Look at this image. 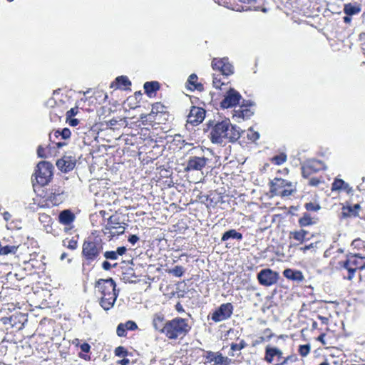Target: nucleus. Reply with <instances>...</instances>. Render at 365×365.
I'll return each instance as SVG.
<instances>
[{"label":"nucleus","mask_w":365,"mask_h":365,"mask_svg":"<svg viewBox=\"0 0 365 365\" xmlns=\"http://www.w3.org/2000/svg\"><path fill=\"white\" fill-rule=\"evenodd\" d=\"M240 137V130L235 125H232L228 119L216 123L210 133V139L213 143L235 142Z\"/></svg>","instance_id":"nucleus-1"},{"label":"nucleus","mask_w":365,"mask_h":365,"mask_svg":"<svg viewBox=\"0 0 365 365\" xmlns=\"http://www.w3.org/2000/svg\"><path fill=\"white\" fill-rule=\"evenodd\" d=\"M191 328L188 319L175 317L167 321V328L164 336L169 340H182L187 336Z\"/></svg>","instance_id":"nucleus-2"},{"label":"nucleus","mask_w":365,"mask_h":365,"mask_svg":"<svg viewBox=\"0 0 365 365\" xmlns=\"http://www.w3.org/2000/svg\"><path fill=\"white\" fill-rule=\"evenodd\" d=\"M365 259V257L361 255H356L354 253H349L346 256L344 259L336 260L335 258L333 259V264L335 265L336 268L339 269H346L347 270V276L346 278L348 279H351L356 269H359L361 272L364 267V261Z\"/></svg>","instance_id":"nucleus-3"},{"label":"nucleus","mask_w":365,"mask_h":365,"mask_svg":"<svg viewBox=\"0 0 365 365\" xmlns=\"http://www.w3.org/2000/svg\"><path fill=\"white\" fill-rule=\"evenodd\" d=\"M96 287L102 294L100 301L101 307L106 310H110L114 306V279L108 278L100 279L97 281Z\"/></svg>","instance_id":"nucleus-4"},{"label":"nucleus","mask_w":365,"mask_h":365,"mask_svg":"<svg viewBox=\"0 0 365 365\" xmlns=\"http://www.w3.org/2000/svg\"><path fill=\"white\" fill-rule=\"evenodd\" d=\"M270 192L273 195L287 197L297 192L296 185L292 182L276 177L269 183Z\"/></svg>","instance_id":"nucleus-5"},{"label":"nucleus","mask_w":365,"mask_h":365,"mask_svg":"<svg viewBox=\"0 0 365 365\" xmlns=\"http://www.w3.org/2000/svg\"><path fill=\"white\" fill-rule=\"evenodd\" d=\"M103 249L101 240L98 237H89L83 245L82 253L88 261H93Z\"/></svg>","instance_id":"nucleus-6"},{"label":"nucleus","mask_w":365,"mask_h":365,"mask_svg":"<svg viewBox=\"0 0 365 365\" xmlns=\"http://www.w3.org/2000/svg\"><path fill=\"white\" fill-rule=\"evenodd\" d=\"M53 165L47 161H41L38 163L35 171L37 182L41 185H47L53 175Z\"/></svg>","instance_id":"nucleus-7"},{"label":"nucleus","mask_w":365,"mask_h":365,"mask_svg":"<svg viewBox=\"0 0 365 365\" xmlns=\"http://www.w3.org/2000/svg\"><path fill=\"white\" fill-rule=\"evenodd\" d=\"M233 311L234 307L232 303L225 302V304H221L218 308L208 316V318H210L215 323L226 321L231 317Z\"/></svg>","instance_id":"nucleus-8"},{"label":"nucleus","mask_w":365,"mask_h":365,"mask_svg":"<svg viewBox=\"0 0 365 365\" xmlns=\"http://www.w3.org/2000/svg\"><path fill=\"white\" fill-rule=\"evenodd\" d=\"M202 357L205 359V364L211 365H232V359L224 356L220 351H212L202 349Z\"/></svg>","instance_id":"nucleus-9"},{"label":"nucleus","mask_w":365,"mask_h":365,"mask_svg":"<svg viewBox=\"0 0 365 365\" xmlns=\"http://www.w3.org/2000/svg\"><path fill=\"white\" fill-rule=\"evenodd\" d=\"M211 67L214 71H218L220 75L224 76V78L234 73V68L227 58H213L211 62Z\"/></svg>","instance_id":"nucleus-10"},{"label":"nucleus","mask_w":365,"mask_h":365,"mask_svg":"<svg viewBox=\"0 0 365 365\" xmlns=\"http://www.w3.org/2000/svg\"><path fill=\"white\" fill-rule=\"evenodd\" d=\"M139 138L137 135L133 134H122L118 138H115L117 151L121 150L124 153L129 151L131 146L138 148Z\"/></svg>","instance_id":"nucleus-11"},{"label":"nucleus","mask_w":365,"mask_h":365,"mask_svg":"<svg viewBox=\"0 0 365 365\" xmlns=\"http://www.w3.org/2000/svg\"><path fill=\"white\" fill-rule=\"evenodd\" d=\"M279 278L278 272L269 269H263L257 274V279L260 284L271 286L277 282Z\"/></svg>","instance_id":"nucleus-12"},{"label":"nucleus","mask_w":365,"mask_h":365,"mask_svg":"<svg viewBox=\"0 0 365 365\" xmlns=\"http://www.w3.org/2000/svg\"><path fill=\"white\" fill-rule=\"evenodd\" d=\"M242 96L239 92L234 88H230L225 96L224 99L220 102V106L222 108H229L236 106L239 104Z\"/></svg>","instance_id":"nucleus-13"},{"label":"nucleus","mask_w":365,"mask_h":365,"mask_svg":"<svg viewBox=\"0 0 365 365\" xmlns=\"http://www.w3.org/2000/svg\"><path fill=\"white\" fill-rule=\"evenodd\" d=\"M205 117L204 108L197 106H192L187 116V123L192 125H197L202 122Z\"/></svg>","instance_id":"nucleus-14"},{"label":"nucleus","mask_w":365,"mask_h":365,"mask_svg":"<svg viewBox=\"0 0 365 365\" xmlns=\"http://www.w3.org/2000/svg\"><path fill=\"white\" fill-rule=\"evenodd\" d=\"M323 164L320 160H311L302 165V178H309L311 175H314L319 170L322 169Z\"/></svg>","instance_id":"nucleus-15"},{"label":"nucleus","mask_w":365,"mask_h":365,"mask_svg":"<svg viewBox=\"0 0 365 365\" xmlns=\"http://www.w3.org/2000/svg\"><path fill=\"white\" fill-rule=\"evenodd\" d=\"M207 160L208 159L204 156H191L187 161L185 171L202 170L206 165Z\"/></svg>","instance_id":"nucleus-16"},{"label":"nucleus","mask_w":365,"mask_h":365,"mask_svg":"<svg viewBox=\"0 0 365 365\" xmlns=\"http://www.w3.org/2000/svg\"><path fill=\"white\" fill-rule=\"evenodd\" d=\"M75 158L71 155H64L56 161L57 168L62 172L68 173L72 170L76 165Z\"/></svg>","instance_id":"nucleus-17"},{"label":"nucleus","mask_w":365,"mask_h":365,"mask_svg":"<svg viewBox=\"0 0 365 365\" xmlns=\"http://www.w3.org/2000/svg\"><path fill=\"white\" fill-rule=\"evenodd\" d=\"M152 324L153 328L160 334L165 335L167 328V321L162 313L155 314L153 316Z\"/></svg>","instance_id":"nucleus-18"},{"label":"nucleus","mask_w":365,"mask_h":365,"mask_svg":"<svg viewBox=\"0 0 365 365\" xmlns=\"http://www.w3.org/2000/svg\"><path fill=\"white\" fill-rule=\"evenodd\" d=\"M361 210V206L359 204H356L354 206L344 205L341 208V218H355L359 217V212Z\"/></svg>","instance_id":"nucleus-19"},{"label":"nucleus","mask_w":365,"mask_h":365,"mask_svg":"<svg viewBox=\"0 0 365 365\" xmlns=\"http://www.w3.org/2000/svg\"><path fill=\"white\" fill-rule=\"evenodd\" d=\"M185 87L187 90L190 91H198L202 92L204 91L203 84L198 82V77L196 74L192 73L190 75L185 83Z\"/></svg>","instance_id":"nucleus-20"},{"label":"nucleus","mask_w":365,"mask_h":365,"mask_svg":"<svg viewBox=\"0 0 365 365\" xmlns=\"http://www.w3.org/2000/svg\"><path fill=\"white\" fill-rule=\"evenodd\" d=\"M308 235L309 232L304 229L294 230L289 232V239L295 241V242L292 244L293 246H297L303 244L307 239H309L307 237Z\"/></svg>","instance_id":"nucleus-21"},{"label":"nucleus","mask_w":365,"mask_h":365,"mask_svg":"<svg viewBox=\"0 0 365 365\" xmlns=\"http://www.w3.org/2000/svg\"><path fill=\"white\" fill-rule=\"evenodd\" d=\"M138 329L137 324L133 321H128L118 325L116 333L120 337L126 336L128 331H135Z\"/></svg>","instance_id":"nucleus-22"},{"label":"nucleus","mask_w":365,"mask_h":365,"mask_svg":"<svg viewBox=\"0 0 365 365\" xmlns=\"http://www.w3.org/2000/svg\"><path fill=\"white\" fill-rule=\"evenodd\" d=\"M142 96L140 92H135L134 96H130L123 103V108L125 110L135 109L140 107L138 98Z\"/></svg>","instance_id":"nucleus-23"},{"label":"nucleus","mask_w":365,"mask_h":365,"mask_svg":"<svg viewBox=\"0 0 365 365\" xmlns=\"http://www.w3.org/2000/svg\"><path fill=\"white\" fill-rule=\"evenodd\" d=\"M331 192L344 191L346 193H350L352 188L349 185L345 182L341 178H335L331 185Z\"/></svg>","instance_id":"nucleus-24"},{"label":"nucleus","mask_w":365,"mask_h":365,"mask_svg":"<svg viewBox=\"0 0 365 365\" xmlns=\"http://www.w3.org/2000/svg\"><path fill=\"white\" fill-rule=\"evenodd\" d=\"M318 218L312 213L304 212L302 216L299 219V225L303 229L305 227H309L317 223Z\"/></svg>","instance_id":"nucleus-25"},{"label":"nucleus","mask_w":365,"mask_h":365,"mask_svg":"<svg viewBox=\"0 0 365 365\" xmlns=\"http://www.w3.org/2000/svg\"><path fill=\"white\" fill-rule=\"evenodd\" d=\"M351 249L352 253L365 257V240L359 237L354 239L351 243Z\"/></svg>","instance_id":"nucleus-26"},{"label":"nucleus","mask_w":365,"mask_h":365,"mask_svg":"<svg viewBox=\"0 0 365 365\" xmlns=\"http://www.w3.org/2000/svg\"><path fill=\"white\" fill-rule=\"evenodd\" d=\"M284 276L291 280L302 282L304 280V275L301 270L287 268L283 272Z\"/></svg>","instance_id":"nucleus-27"},{"label":"nucleus","mask_w":365,"mask_h":365,"mask_svg":"<svg viewBox=\"0 0 365 365\" xmlns=\"http://www.w3.org/2000/svg\"><path fill=\"white\" fill-rule=\"evenodd\" d=\"M131 85V81L125 76H121L115 78V89L130 91Z\"/></svg>","instance_id":"nucleus-28"},{"label":"nucleus","mask_w":365,"mask_h":365,"mask_svg":"<svg viewBox=\"0 0 365 365\" xmlns=\"http://www.w3.org/2000/svg\"><path fill=\"white\" fill-rule=\"evenodd\" d=\"M58 219L61 224L68 225L74 221L75 215L70 210H64L59 213Z\"/></svg>","instance_id":"nucleus-29"},{"label":"nucleus","mask_w":365,"mask_h":365,"mask_svg":"<svg viewBox=\"0 0 365 365\" xmlns=\"http://www.w3.org/2000/svg\"><path fill=\"white\" fill-rule=\"evenodd\" d=\"M160 88V84L158 81L146 82L144 84L145 93L152 97Z\"/></svg>","instance_id":"nucleus-30"},{"label":"nucleus","mask_w":365,"mask_h":365,"mask_svg":"<svg viewBox=\"0 0 365 365\" xmlns=\"http://www.w3.org/2000/svg\"><path fill=\"white\" fill-rule=\"evenodd\" d=\"M279 354L278 348L267 346L265 349L264 361L268 364H272L276 355Z\"/></svg>","instance_id":"nucleus-31"},{"label":"nucleus","mask_w":365,"mask_h":365,"mask_svg":"<svg viewBox=\"0 0 365 365\" xmlns=\"http://www.w3.org/2000/svg\"><path fill=\"white\" fill-rule=\"evenodd\" d=\"M228 83L227 77L224 78V76L221 77L220 74L214 73L212 75V86L216 89L221 90L223 86H227Z\"/></svg>","instance_id":"nucleus-32"},{"label":"nucleus","mask_w":365,"mask_h":365,"mask_svg":"<svg viewBox=\"0 0 365 365\" xmlns=\"http://www.w3.org/2000/svg\"><path fill=\"white\" fill-rule=\"evenodd\" d=\"M235 239L237 240H241L242 239V235L240 232H238L234 229L230 230L227 232H225L222 237L221 241L225 242L228 240L229 239Z\"/></svg>","instance_id":"nucleus-33"},{"label":"nucleus","mask_w":365,"mask_h":365,"mask_svg":"<svg viewBox=\"0 0 365 365\" xmlns=\"http://www.w3.org/2000/svg\"><path fill=\"white\" fill-rule=\"evenodd\" d=\"M112 218L113 215H110L108 217L107 224L104 226V228L103 230L104 235H107L109 240H111L114 236V234L112 231V230L114 228V222H113Z\"/></svg>","instance_id":"nucleus-34"},{"label":"nucleus","mask_w":365,"mask_h":365,"mask_svg":"<svg viewBox=\"0 0 365 365\" xmlns=\"http://www.w3.org/2000/svg\"><path fill=\"white\" fill-rule=\"evenodd\" d=\"M287 160V155L284 152L279 153L270 158L272 163L274 165H282Z\"/></svg>","instance_id":"nucleus-35"},{"label":"nucleus","mask_w":365,"mask_h":365,"mask_svg":"<svg viewBox=\"0 0 365 365\" xmlns=\"http://www.w3.org/2000/svg\"><path fill=\"white\" fill-rule=\"evenodd\" d=\"M243 4L241 6L242 10L256 9L257 8V0H237Z\"/></svg>","instance_id":"nucleus-36"},{"label":"nucleus","mask_w":365,"mask_h":365,"mask_svg":"<svg viewBox=\"0 0 365 365\" xmlns=\"http://www.w3.org/2000/svg\"><path fill=\"white\" fill-rule=\"evenodd\" d=\"M304 207H305V210H307V212H305L311 214L312 212H317L321 209V207L319 205V203L316 202H307L304 205Z\"/></svg>","instance_id":"nucleus-37"},{"label":"nucleus","mask_w":365,"mask_h":365,"mask_svg":"<svg viewBox=\"0 0 365 365\" xmlns=\"http://www.w3.org/2000/svg\"><path fill=\"white\" fill-rule=\"evenodd\" d=\"M19 248V246L6 245L1 246L0 249V255H7L9 254H15Z\"/></svg>","instance_id":"nucleus-38"},{"label":"nucleus","mask_w":365,"mask_h":365,"mask_svg":"<svg viewBox=\"0 0 365 365\" xmlns=\"http://www.w3.org/2000/svg\"><path fill=\"white\" fill-rule=\"evenodd\" d=\"M359 11L360 9L358 6H354L350 3L344 5V12L348 16L356 14Z\"/></svg>","instance_id":"nucleus-39"},{"label":"nucleus","mask_w":365,"mask_h":365,"mask_svg":"<svg viewBox=\"0 0 365 365\" xmlns=\"http://www.w3.org/2000/svg\"><path fill=\"white\" fill-rule=\"evenodd\" d=\"M168 273L175 277H182L185 273V267L181 265H175L173 268L168 270Z\"/></svg>","instance_id":"nucleus-40"},{"label":"nucleus","mask_w":365,"mask_h":365,"mask_svg":"<svg viewBox=\"0 0 365 365\" xmlns=\"http://www.w3.org/2000/svg\"><path fill=\"white\" fill-rule=\"evenodd\" d=\"M59 135H61L64 140L68 139L71 136V130L68 128H65L61 131L57 130L53 133L54 137L58 138Z\"/></svg>","instance_id":"nucleus-41"},{"label":"nucleus","mask_w":365,"mask_h":365,"mask_svg":"<svg viewBox=\"0 0 365 365\" xmlns=\"http://www.w3.org/2000/svg\"><path fill=\"white\" fill-rule=\"evenodd\" d=\"M311 349L310 344H304L299 346L298 351L302 357H306L310 354Z\"/></svg>","instance_id":"nucleus-42"},{"label":"nucleus","mask_w":365,"mask_h":365,"mask_svg":"<svg viewBox=\"0 0 365 365\" xmlns=\"http://www.w3.org/2000/svg\"><path fill=\"white\" fill-rule=\"evenodd\" d=\"M165 106L161 103H155L153 105L150 115L153 114L158 115L159 113H163Z\"/></svg>","instance_id":"nucleus-43"},{"label":"nucleus","mask_w":365,"mask_h":365,"mask_svg":"<svg viewBox=\"0 0 365 365\" xmlns=\"http://www.w3.org/2000/svg\"><path fill=\"white\" fill-rule=\"evenodd\" d=\"M173 143L178 145L180 148H182L185 146V140H183V136L180 134H175L174 138H173Z\"/></svg>","instance_id":"nucleus-44"},{"label":"nucleus","mask_w":365,"mask_h":365,"mask_svg":"<svg viewBox=\"0 0 365 365\" xmlns=\"http://www.w3.org/2000/svg\"><path fill=\"white\" fill-rule=\"evenodd\" d=\"M128 355V350L123 346L115 348V356L118 357H126Z\"/></svg>","instance_id":"nucleus-45"},{"label":"nucleus","mask_w":365,"mask_h":365,"mask_svg":"<svg viewBox=\"0 0 365 365\" xmlns=\"http://www.w3.org/2000/svg\"><path fill=\"white\" fill-rule=\"evenodd\" d=\"M247 138L252 141L255 142L259 138V133L253 129H250L247 133Z\"/></svg>","instance_id":"nucleus-46"},{"label":"nucleus","mask_w":365,"mask_h":365,"mask_svg":"<svg viewBox=\"0 0 365 365\" xmlns=\"http://www.w3.org/2000/svg\"><path fill=\"white\" fill-rule=\"evenodd\" d=\"M297 358L295 355H291V356H288L287 357H284V359L282 360V361H280L279 363H278L279 365H285L287 364L289 361H297Z\"/></svg>","instance_id":"nucleus-47"},{"label":"nucleus","mask_w":365,"mask_h":365,"mask_svg":"<svg viewBox=\"0 0 365 365\" xmlns=\"http://www.w3.org/2000/svg\"><path fill=\"white\" fill-rule=\"evenodd\" d=\"M322 182L321 178H317V177H312L309 182H308V185L312 187H317Z\"/></svg>","instance_id":"nucleus-48"},{"label":"nucleus","mask_w":365,"mask_h":365,"mask_svg":"<svg viewBox=\"0 0 365 365\" xmlns=\"http://www.w3.org/2000/svg\"><path fill=\"white\" fill-rule=\"evenodd\" d=\"M263 334H264V337H265L267 339V341L271 340L274 336L272 331L269 328L265 329L263 331Z\"/></svg>","instance_id":"nucleus-49"},{"label":"nucleus","mask_w":365,"mask_h":365,"mask_svg":"<svg viewBox=\"0 0 365 365\" xmlns=\"http://www.w3.org/2000/svg\"><path fill=\"white\" fill-rule=\"evenodd\" d=\"M78 107H74L68 110L66 112V120L75 116L78 113Z\"/></svg>","instance_id":"nucleus-50"},{"label":"nucleus","mask_w":365,"mask_h":365,"mask_svg":"<svg viewBox=\"0 0 365 365\" xmlns=\"http://www.w3.org/2000/svg\"><path fill=\"white\" fill-rule=\"evenodd\" d=\"M230 350H231L232 353L230 354V355L233 356L234 352L237 351H241V349L238 344L232 343V344H230Z\"/></svg>","instance_id":"nucleus-51"},{"label":"nucleus","mask_w":365,"mask_h":365,"mask_svg":"<svg viewBox=\"0 0 365 365\" xmlns=\"http://www.w3.org/2000/svg\"><path fill=\"white\" fill-rule=\"evenodd\" d=\"M66 246L68 248L73 250L77 247V241L73 239L69 240Z\"/></svg>","instance_id":"nucleus-52"},{"label":"nucleus","mask_w":365,"mask_h":365,"mask_svg":"<svg viewBox=\"0 0 365 365\" xmlns=\"http://www.w3.org/2000/svg\"><path fill=\"white\" fill-rule=\"evenodd\" d=\"M264 341H267V339L264 336H259L258 337L255 341L252 342V346H256L260 344L264 343Z\"/></svg>","instance_id":"nucleus-53"},{"label":"nucleus","mask_w":365,"mask_h":365,"mask_svg":"<svg viewBox=\"0 0 365 365\" xmlns=\"http://www.w3.org/2000/svg\"><path fill=\"white\" fill-rule=\"evenodd\" d=\"M123 359L120 360L115 361V365H128L130 364V360L126 359L125 357H123Z\"/></svg>","instance_id":"nucleus-54"},{"label":"nucleus","mask_w":365,"mask_h":365,"mask_svg":"<svg viewBox=\"0 0 365 365\" xmlns=\"http://www.w3.org/2000/svg\"><path fill=\"white\" fill-rule=\"evenodd\" d=\"M37 155L39 158H46V155L44 153V148L39 145L37 149Z\"/></svg>","instance_id":"nucleus-55"},{"label":"nucleus","mask_w":365,"mask_h":365,"mask_svg":"<svg viewBox=\"0 0 365 365\" xmlns=\"http://www.w3.org/2000/svg\"><path fill=\"white\" fill-rule=\"evenodd\" d=\"M91 346L88 343H83L81 345V349L85 353L89 352Z\"/></svg>","instance_id":"nucleus-56"},{"label":"nucleus","mask_w":365,"mask_h":365,"mask_svg":"<svg viewBox=\"0 0 365 365\" xmlns=\"http://www.w3.org/2000/svg\"><path fill=\"white\" fill-rule=\"evenodd\" d=\"M138 240L139 237L135 235H130L128 237V241L133 245L135 244Z\"/></svg>","instance_id":"nucleus-57"},{"label":"nucleus","mask_w":365,"mask_h":365,"mask_svg":"<svg viewBox=\"0 0 365 365\" xmlns=\"http://www.w3.org/2000/svg\"><path fill=\"white\" fill-rule=\"evenodd\" d=\"M175 311L178 313L185 312V309H183V305L180 302H177L175 304Z\"/></svg>","instance_id":"nucleus-58"},{"label":"nucleus","mask_w":365,"mask_h":365,"mask_svg":"<svg viewBox=\"0 0 365 365\" xmlns=\"http://www.w3.org/2000/svg\"><path fill=\"white\" fill-rule=\"evenodd\" d=\"M66 121L71 126H76L79 123V120L78 119L72 118H69L68 120H66Z\"/></svg>","instance_id":"nucleus-59"},{"label":"nucleus","mask_w":365,"mask_h":365,"mask_svg":"<svg viewBox=\"0 0 365 365\" xmlns=\"http://www.w3.org/2000/svg\"><path fill=\"white\" fill-rule=\"evenodd\" d=\"M104 256L106 259L113 260V259H114V251L106 252L104 254Z\"/></svg>","instance_id":"nucleus-60"},{"label":"nucleus","mask_w":365,"mask_h":365,"mask_svg":"<svg viewBox=\"0 0 365 365\" xmlns=\"http://www.w3.org/2000/svg\"><path fill=\"white\" fill-rule=\"evenodd\" d=\"M126 251V248L125 247H119L117 248L115 251V255L118 254L119 255H123ZM117 259V257L115 256V259Z\"/></svg>","instance_id":"nucleus-61"},{"label":"nucleus","mask_w":365,"mask_h":365,"mask_svg":"<svg viewBox=\"0 0 365 365\" xmlns=\"http://www.w3.org/2000/svg\"><path fill=\"white\" fill-rule=\"evenodd\" d=\"M325 336L326 334L322 333L317 338V341H319L322 345H326L327 343L324 341Z\"/></svg>","instance_id":"nucleus-62"},{"label":"nucleus","mask_w":365,"mask_h":365,"mask_svg":"<svg viewBox=\"0 0 365 365\" xmlns=\"http://www.w3.org/2000/svg\"><path fill=\"white\" fill-rule=\"evenodd\" d=\"M125 231V227L119 226L115 227V234L119 235L120 234H123Z\"/></svg>","instance_id":"nucleus-63"},{"label":"nucleus","mask_w":365,"mask_h":365,"mask_svg":"<svg viewBox=\"0 0 365 365\" xmlns=\"http://www.w3.org/2000/svg\"><path fill=\"white\" fill-rule=\"evenodd\" d=\"M102 267L103 268L105 269V270H108L110 269L111 267V264L110 262H108V261H104L103 262V264H102Z\"/></svg>","instance_id":"nucleus-64"}]
</instances>
